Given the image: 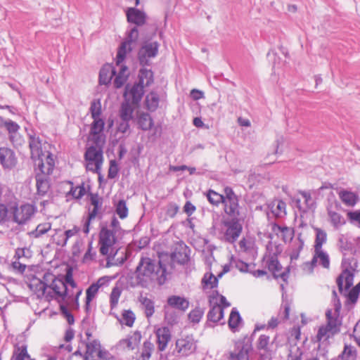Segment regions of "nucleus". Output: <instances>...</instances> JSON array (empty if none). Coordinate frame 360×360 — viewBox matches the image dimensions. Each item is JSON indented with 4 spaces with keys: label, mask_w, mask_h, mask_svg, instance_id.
Masks as SVG:
<instances>
[{
    "label": "nucleus",
    "mask_w": 360,
    "mask_h": 360,
    "mask_svg": "<svg viewBox=\"0 0 360 360\" xmlns=\"http://www.w3.org/2000/svg\"><path fill=\"white\" fill-rule=\"evenodd\" d=\"M44 279L51 283L49 285L48 288L52 290L54 295H50L49 300L56 298L60 303V309L61 314L66 318L69 324H72L75 321L72 314L69 311L68 306L74 302H77L79 297L81 295L82 289H77V291L73 292L68 288L65 282L59 278H56L53 274H46L44 276Z\"/></svg>",
    "instance_id": "obj_1"
},
{
    "label": "nucleus",
    "mask_w": 360,
    "mask_h": 360,
    "mask_svg": "<svg viewBox=\"0 0 360 360\" xmlns=\"http://www.w3.org/2000/svg\"><path fill=\"white\" fill-rule=\"evenodd\" d=\"M135 273L137 285L144 288L161 285L166 281L165 267L160 261L150 257H141Z\"/></svg>",
    "instance_id": "obj_2"
},
{
    "label": "nucleus",
    "mask_w": 360,
    "mask_h": 360,
    "mask_svg": "<svg viewBox=\"0 0 360 360\" xmlns=\"http://www.w3.org/2000/svg\"><path fill=\"white\" fill-rule=\"evenodd\" d=\"M105 136H88L84 154L86 168L88 171L99 174L103 162V146Z\"/></svg>",
    "instance_id": "obj_3"
},
{
    "label": "nucleus",
    "mask_w": 360,
    "mask_h": 360,
    "mask_svg": "<svg viewBox=\"0 0 360 360\" xmlns=\"http://www.w3.org/2000/svg\"><path fill=\"white\" fill-rule=\"evenodd\" d=\"M196 341L192 335H182L176 340L174 352L179 357H187L196 349Z\"/></svg>",
    "instance_id": "obj_4"
},
{
    "label": "nucleus",
    "mask_w": 360,
    "mask_h": 360,
    "mask_svg": "<svg viewBox=\"0 0 360 360\" xmlns=\"http://www.w3.org/2000/svg\"><path fill=\"white\" fill-rule=\"evenodd\" d=\"M225 199L223 202L224 212L226 214L233 219H237L240 215V207L238 204V198L230 187L224 188Z\"/></svg>",
    "instance_id": "obj_5"
},
{
    "label": "nucleus",
    "mask_w": 360,
    "mask_h": 360,
    "mask_svg": "<svg viewBox=\"0 0 360 360\" xmlns=\"http://www.w3.org/2000/svg\"><path fill=\"white\" fill-rule=\"evenodd\" d=\"M46 136H29L31 157L34 160L51 153V145L46 141Z\"/></svg>",
    "instance_id": "obj_6"
},
{
    "label": "nucleus",
    "mask_w": 360,
    "mask_h": 360,
    "mask_svg": "<svg viewBox=\"0 0 360 360\" xmlns=\"http://www.w3.org/2000/svg\"><path fill=\"white\" fill-rule=\"evenodd\" d=\"M115 233L113 230L108 228H103L99 235L100 252L103 255L112 254L113 246L117 241Z\"/></svg>",
    "instance_id": "obj_7"
},
{
    "label": "nucleus",
    "mask_w": 360,
    "mask_h": 360,
    "mask_svg": "<svg viewBox=\"0 0 360 360\" xmlns=\"http://www.w3.org/2000/svg\"><path fill=\"white\" fill-rule=\"evenodd\" d=\"M159 46L160 44L158 41H144L138 53L140 64L148 65L150 64V58H155L158 55Z\"/></svg>",
    "instance_id": "obj_8"
},
{
    "label": "nucleus",
    "mask_w": 360,
    "mask_h": 360,
    "mask_svg": "<svg viewBox=\"0 0 360 360\" xmlns=\"http://www.w3.org/2000/svg\"><path fill=\"white\" fill-rule=\"evenodd\" d=\"M252 350V344L249 340H238L235 342L234 349L227 356V360H249V352Z\"/></svg>",
    "instance_id": "obj_9"
},
{
    "label": "nucleus",
    "mask_w": 360,
    "mask_h": 360,
    "mask_svg": "<svg viewBox=\"0 0 360 360\" xmlns=\"http://www.w3.org/2000/svg\"><path fill=\"white\" fill-rule=\"evenodd\" d=\"M36 167L37 173L49 176L53 170L55 162L53 155L48 153L45 156H41L33 160Z\"/></svg>",
    "instance_id": "obj_10"
},
{
    "label": "nucleus",
    "mask_w": 360,
    "mask_h": 360,
    "mask_svg": "<svg viewBox=\"0 0 360 360\" xmlns=\"http://www.w3.org/2000/svg\"><path fill=\"white\" fill-rule=\"evenodd\" d=\"M224 226L226 228L224 235V240L231 243H234L241 233L242 225L238 219H232L229 221H225Z\"/></svg>",
    "instance_id": "obj_11"
},
{
    "label": "nucleus",
    "mask_w": 360,
    "mask_h": 360,
    "mask_svg": "<svg viewBox=\"0 0 360 360\" xmlns=\"http://www.w3.org/2000/svg\"><path fill=\"white\" fill-rule=\"evenodd\" d=\"M12 210L13 221L18 224H25L34 214V207L30 204L21 205L20 207H14Z\"/></svg>",
    "instance_id": "obj_12"
},
{
    "label": "nucleus",
    "mask_w": 360,
    "mask_h": 360,
    "mask_svg": "<svg viewBox=\"0 0 360 360\" xmlns=\"http://www.w3.org/2000/svg\"><path fill=\"white\" fill-rule=\"evenodd\" d=\"M155 334L158 351H165L172 338L170 330L167 327L158 328L155 330Z\"/></svg>",
    "instance_id": "obj_13"
},
{
    "label": "nucleus",
    "mask_w": 360,
    "mask_h": 360,
    "mask_svg": "<svg viewBox=\"0 0 360 360\" xmlns=\"http://www.w3.org/2000/svg\"><path fill=\"white\" fill-rule=\"evenodd\" d=\"M295 205L300 212H306L314 207V201L311 194L307 191H301L295 200Z\"/></svg>",
    "instance_id": "obj_14"
},
{
    "label": "nucleus",
    "mask_w": 360,
    "mask_h": 360,
    "mask_svg": "<svg viewBox=\"0 0 360 360\" xmlns=\"http://www.w3.org/2000/svg\"><path fill=\"white\" fill-rule=\"evenodd\" d=\"M210 304L211 309L207 314V319L209 321L217 323L224 317L223 307L218 304L217 298L214 296L210 297Z\"/></svg>",
    "instance_id": "obj_15"
},
{
    "label": "nucleus",
    "mask_w": 360,
    "mask_h": 360,
    "mask_svg": "<svg viewBox=\"0 0 360 360\" xmlns=\"http://www.w3.org/2000/svg\"><path fill=\"white\" fill-rule=\"evenodd\" d=\"M143 87L139 83L135 84L130 89L127 87L124 93L125 101L131 103L133 105H138L144 93Z\"/></svg>",
    "instance_id": "obj_16"
},
{
    "label": "nucleus",
    "mask_w": 360,
    "mask_h": 360,
    "mask_svg": "<svg viewBox=\"0 0 360 360\" xmlns=\"http://www.w3.org/2000/svg\"><path fill=\"white\" fill-rule=\"evenodd\" d=\"M0 162L4 169H11L14 168L16 165L17 160L13 151L7 148H1Z\"/></svg>",
    "instance_id": "obj_17"
},
{
    "label": "nucleus",
    "mask_w": 360,
    "mask_h": 360,
    "mask_svg": "<svg viewBox=\"0 0 360 360\" xmlns=\"http://www.w3.org/2000/svg\"><path fill=\"white\" fill-rule=\"evenodd\" d=\"M127 21L137 26H142L146 22V13L136 8H128L126 11Z\"/></svg>",
    "instance_id": "obj_18"
},
{
    "label": "nucleus",
    "mask_w": 360,
    "mask_h": 360,
    "mask_svg": "<svg viewBox=\"0 0 360 360\" xmlns=\"http://www.w3.org/2000/svg\"><path fill=\"white\" fill-rule=\"evenodd\" d=\"M29 285L30 289L37 295L38 298L45 297L48 300H49V296L46 291L48 288L47 281L44 278L43 280H40L34 278L31 280Z\"/></svg>",
    "instance_id": "obj_19"
},
{
    "label": "nucleus",
    "mask_w": 360,
    "mask_h": 360,
    "mask_svg": "<svg viewBox=\"0 0 360 360\" xmlns=\"http://www.w3.org/2000/svg\"><path fill=\"white\" fill-rule=\"evenodd\" d=\"M338 196L341 202L349 207H354L360 200L356 193L344 188L338 191Z\"/></svg>",
    "instance_id": "obj_20"
},
{
    "label": "nucleus",
    "mask_w": 360,
    "mask_h": 360,
    "mask_svg": "<svg viewBox=\"0 0 360 360\" xmlns=\"http://www.w3.org/2000/svg\"><path fill=\"white\" fill-rule=\"evenodd\" d=\"M354 275L349 270H345L337 279V284L341 293L347 290L353 285Z\"/></svg>",
    "instance_id": "obj_21"
},
{
    "label": "nucleus",
    "mask_w": 360,
    "mask_h": 360,
    "mask_svg": "<svg viewBox=\"0 0 360 360\" xmlns=\"http://www.w3.org/2000/svg\"><path fill=\"white\" fill-rule=\"evenodd\" d=\"M36 186L39 196L44 197L47 195L48 198H49V191L50 184L49 176L36 173Z\"/></svg>",
    "instance_id": "obj_22"
},
{
    "label": "nucleus",
    "mask_w": 360,
    "mask_h": 360,
    "mask_svg": "<svg viewBox=\"0 0 360 360\" xmlns=\"http://www.w3.org/2000/svg\"><path fill=\"white\" fill-rule=\"evenodd\" d=\"M117 68L106 64L103 66L99 72V82L101 84H108L112 77L116 75Z\"/></svg>",
    "instance_id": "obj_23"
},
{
    "label": "nucleus",
    "mask_w": 360,
    "mask_h": 360,
    "mask_svg": "<svg viewBox=\"0 0 360 360\" xmlns=\"http://www.w3.org/2000/svg\"><path fill=\"white\" fill-rule=\"evenodd\" d=\"M338 328L333 326L332 323L319 327L316 338L318 342H324L338 332Z\"/></svg>",
    "instance_id": "obj_24"
},
{
    "label": "nucleus",
    "mask_w": 360,
    "mask_h": 360,
    "mask_svg": "<svg viewBox=\"0 0 360 360\" xmlns=\"http://www.w3.org/2000/svg\"><path fill=\"white\" fill-rule=\"evenodd\" d=\"M269 212H267L268 216L270 213L277 217L281 218L286 214V205L285 203L280 200H274L268 205Z\"/></svg>",
    "instance_id": "obj_25"
},
{
    "label": "nucleus",
    "mask_w": 360,
    "mask_h": 360,
    "mask_svg": "<svg viewBox=\"0 0 360 360\" xmlns=\"http://www.w3.org/2000/svg\"><path fill=\"white\" fill-rule=\"evenodd\" d=\"M317 264L325 269H328L330 266L329 255L323 249L314 250L311 266H315Z\"/></svg>",
    "instance_id": "obj_26"
},
{
    "label": "nucleus",
    "mask_w": 360,
    "mask_h": 360,
    "mask_svg": "<svg viewBox=\"0 0 360 360\" xmlns=\"http://www.w3.org/2000/svg\"><path fill=\"white\" fill-rule=\"evenodd\" d=\"M273 232L285 243L291 241L294 236V231L291 228L286 226L274 224L272 228Z\"/></svg>",
    "instance_id": "obj_27"
},
{
    "label": "nucleus",
    "mask_w": 360,
    "mask_h": 360,
    "mask_svg": "<svg viewBox=\"0 0 360 360\" xmlns=\"http://www.w3.org/2000/svg\"><path fill=\"white\" fill-rule=\"evenodd\" d=\"M167 304L172 308L186 311L189 307V302L184 297L179 295H172L167 298Z\"/></svg>",
    "instance_id": "obj_28"
},
{
    "label": "nucleus",
    "mask_w": 360,
    "mask_h": 360,
    "mask_svg": "<svg viewBox=\"0 0 360 360\" xmlns=\"http://www.w3.org/2000/svg\"><path fill=\"white\" fill-rule=\"evenodd\" d=\"M242 318L238 311L236 308H233L228 321L230 330L233 333L238 331L242 326Z\"/></svg>",
    "instance_id": "obj_29"
},
{
    "label": "nucleus",
    "mask_w": 360,
    "mask_h": 360,
    "mask_svg": "<svg viewBox=\"0 0 360 360\" xmlns=\"http://www.w3.org/2000/svg\"><path fill=\"white\" fill-rule=\"evenodd\" d=\"M91 207L89 208V219H95L99 214L102 206V200L99 198L98 195H91L90 198Z\"/></svg>",
    "instance_id": "obj_30"
},
{
    "label": "nucleus",
    "mask_w": 360,
    "mask_h": 360,
    "mask_svg": "<svg viewBox=\"0 0 360 360\" xmlns=\"http://www.w3.org/2000/svg\"><path fill=\"white\" fill-rule=\"evenodd\" d=\"M136 105L127 101L122 103L120 110L121 121H129L133 118V112Z\"/></svg>",
    "instance_id": "obj_31"
},
{
    "label": "nucleus",
    "mask_w": 360,
    "mask_h": 360,
    "mask_svg": "<svg viewBox=\"0 0 360 360\" xmlns=\"http://www.w3.org/2000/svg\"><path fill=\"white\" fill-rule=\"evenodd\" d=\"M328 214L330 218V223L335 229H339L346 224V219L340 213L332 210V207H328Z\"/></svg>",
    "instance_id": "obj_32"
},
{
    "label": "nucleus",
    "mask_w": 360,
    "mask_h": 360,
    "mask_svg": "<svg viewBox=\"0 0 360 360\" xmlns=\"http://www.w3.org/2000/svg\"><path fill=\"white\" fill-rule=\"evenodd\" d=\"M201 283L204 290H211L217 287L218 278L211 271L206 272L202 278Z\"/></svg>",
    "instance_id": "obj_33"
},
{
    "label": "nucleus",
    "mask_w": 360,
    "mask_h": 360,
    "mask_svg": "<svg viewBox=\"0 0 360 360\" xmlns=\"http://www.w3.org/2000/svg\"><path fill=\"white\" fill-rule=\"evenodd\" d=\"M240 251L244 252L255 257L257 254V248L255 247V242L250 239H243L239 242Z\"/></svg>",
    "instance_id": "obj_34"
},
{
    "label": "nucleus",
    "mask_w": 360,
    "mask_h": 360,
    "mask_svg": "<svg viewBox=\"0 0 360 360\" xmlns=\"http://www.w3.org/2000/svg\"><path fill=\"white\" fill-rule=\"evenodd\" d=\"M117 75L116 74V75H115L114 85L116 88H120L123 86L128 77V68L126 65L117 66Z\"/></svg>",
    "instance_id": "obj_35"
},
{
    "label": "nucleus",
    "mask_w": 360,
    "mask_h": 360,
    "mask_svg": "<svg viewBox=\"0 0 360 360\" xmlns=\"http://www.w3.org/2000/svg\"><path fill=\"white\" fill-rule=\"evenodd\" d=\"M160 97L158 94L154 91L148 94L145 99L146 108L151 112H154L159 106Z\"/></svg>",
    "instance_id": "obj_36"
},
{
    "label": "nucleus",
    "mask_w": 360,
    "mask_h": 360,
    "mask_svg": "<svg viewBox=\"0 0 360 360\" xmlns=\"http://www.w3.org/2000/svg\"><path fill=\"white\" fill-rule=\"evenodd\" d=\"M131 50H132L131 46L127 45V43H124V42H122L121 44V45L120 46V47L117 50V57H116V63H115L116 66L124 65L123 64V62L126 58V56L128 53H130L131 51Z\"/></svg>",
    "instance_id": "obj_37"
},
{
    "label": "nucleus",
    "mask_w": 360,
    "mask_h": 360,
    "mask_svg": "<svg viewBox=\"0 0 360 360\" xmlns=\"http://www.w3.org/2000/svg\"><path fill=\"white\" fill-rule=\"evenodd\" d=\"M25 359H30L27 345H15L11 360H25Z\"/></svg>",
    "instance_id": "obj_38"
},
{
    "label": "nucleus",
    "mask_w": 360,
    "mask_h": 360,
    "mask_svg": "<svg viewBox=\"0 0 360 360\" xmlns=\"http://www.w3.org/2000/svg\"><path fill=\"white\" fill-rule=\"evenodd\" d=\"M117 320L121 325L132 327L136 320V316L134 313L130 309L123 310L121 314V317H117Z\"/></svg>",
    "instance_id": "obj_39"
},
{
    "label": "nucleus",
    "mask_w": 360,
    "mask_h": 360,
    "mask_svg": "<svg viewBox=\"0 0 360 360\" xmlns=\"http://www.w3.org/2000/svg\"><path fill=\"white\" fill-rule=\"evenodd\" d=\"M356 349L354 347L345 345L344 349L339 356L333 360H356Z\"/></svg>",
    "instance_id": "obj_40"
},
{
    "label": "nucleus",
    "mask_w": 360,
    "mask_h": 360,
    "mask_svg": "<svg viewBox=\"0 0 360 360\" xmlns=\"http://www.w3.org/2000/svg\"><path fill=\"white\" fill-rule=\"evenodd\" d=\"M139 84L143 86H148L153 82V73L150 70L141 69L139 71Z\"/></svg>",
    "instance_id": "obj_41"
},
{
    "label": "nucleus",
    "mask_w": 360,
    "mask_h": 360,
    "mask_svg": "<svg viewBox=\"0 0 360 360\" xmlns=\"http://www.w3.org/2000/svg\"><path fill=\"white\" fill-rule=\"evenodd\" d=\"M316 238L314 245V250H321L323 244L326 243L327 240V233L325 231L321 229L316 228Z\"/></svg>",
    "instance_id": "obj_42"
},
{
    "label": "nucleus",
    "mask_w": 360,
    "mask_h": 360,
    "mask_svg": "<svg viewBox=\"0 0 360 360\" xmlns=\"http://www.w3.org/2000/svg\"><path fill=\"white\" fill-rule=\"evenodd\" d=\"M141 338V333L139 330H135L127 335V339L128 340L129 345L131 351L138 347Z\"/></svg>",
    "instance_id": "obj_43"
},
{
    "label": "nucleus",
    "mask_w": 360,
    "mask_h": 360,
    "mask_svg": "<svg viewBox=\"0 0 360 360\" xmlns=\"http://www.w3.org/2000/svg\"><path fill=\"white\" fill-rule=\"evenodd\" d=\"M154 350V345L148 340H146L140 350V358L142 360H149Z\"/></svg>",
    "instance_id": "obj_44"
},
{
    "label": "nucleus",
    "mask_w": 360,
    "mask_h": 360,
    "mask_svg": "<svg viewBox=\"0 0 360 360\" xmlns=\"http://www.w3.org/2000/svg\"><path fill=\"white\" fill-rule=\"evenodd\" d=\"M207 200L213 205H219L223 203L225 199V194H219L214 191L210 189L207 193Z\"/></svg>",
    "instance_id": "obj_45"
},
{
    "label": "nucleus",
    "mask_w": 360,
    "mask_h": 360,
    "mask_svg": "<svg viewBox=\"0 0 360 360\" xmlns=\"http://www.w3.org/2000/svg\"><path fill=\"white\" fill-rule=\"evenodd\" d=\"M231 265L234 266L240 271L244 273L252 272V269H254L255 264L252 263H246L240 259H232L231 262Z\"/></svg>",
    "instance_id": "obj_46"
},
{
    "label": "nucleus",
    "mask_w": 360,
    "mask_h": 360,
    "mask_svg": "<svg viewBox=\"0 0 360 360\" xmlns=\"http://www.w3.org/2000/svg\"><path fill=\"white\" fill-rule=\"evenodd\" d=\"M138 124L143 130L146 131L151 128L153 120L149 114L142 113L139 117Z\"/></svg>",
    "instance_id": "obj_47"
},
{
    "label": "nucleus",
    "mask_w": 360,
    "mask_h": 360,
    "mask_svg": "<svg viewBox=\"0 0 360 360\" xmlns=\"http://www.w3.org/2000/svg\"><path fill=\"white\" fill-rule=\"evenodd\" d=\"M101 345L98 340H93L91 342H89L86 344V352L90 355H94V354L96 355V357L99 355L105 354L100 349Z\"/></svg>",
    "instance_id": "obj_48"
},
{
    "label": "nucleus",
    "mask_w": 360,
    "mask_h": 360,
    "mask_svg": "<svg viewBox=\"0 0 360 360\" xmlns=\"http://www.w3.org/2000/svg\"><path fill=\"white\" fill-rule=\"evenodd\" d=\"M141 302L144 308L146 317H151L155 312L154 302L148 297H142Z\"/></svg>",
    "instance_id": "obj_49"
},
{
    "label": "nucleus",
    "mask_w": 360,
    "mask_h": 360,
    "mask_svg": "<svg viewBox=\"0 0 360 360\" xmlns=\"http://www.w3.org/2000/svg\"><path fill=\"white\" fill-rule=\"evenodd\" d=\"M346 214L349 222L360 229V210H348Z\"/></svg>",
    "instance_id": "obj_50"
},
{
    "label": "nucleus",
    "mask_w": 360,
    "mask_h": 360,
    "mask_svg": "<svg viewBox=\"0 0 360 360\" xmlns=\"http://www.w3.org/2000/svg\"><path fill=\"white\" fill-rule=\"evenodd\" d=\"M51 225L49 222L40 224L36 227L34 231L30 233V234L34 238H39L51 230Z\"/></svg>",
    "instance_id": "obj_51"
},
{
    "label": "nucleus",
    "mask_w": 360,
    "mask_h": 360,
    "mask_svg": "<svg viewBox=\"0 0 360 360\" xmlns=\"http://www.w3.org/2000/svg\"><path fill=\"white\" fill-rule=\"evenodd\" d=\"M269 341V336L261 335L257 341V349L260 351L263 350L264 353H268L270 351Z\"/></svg>",
    "instance_id": "obj_52"
},
{
    "label": "nucleus",
    "mask_w": 360,
    "mask_h": 360,
    "mask_svg": "<svg viewBox=\"0 0 360 360\" xmlns=\"http://www.w3.org/2000/svg\"><path fill=\"white\" fill-rule=\"evenodd\" d=\"M98 290L99 289L98 288V287L94 285L93 283L91 284L90 286L86 289L85 302V306L86 309L89 308L91 302L96 297Z\"/></svg>",
    "instance_id": "obj_53"
},
{
    "label": "nucleus",
    "mask_w": 360,
    "mask_h": 360,
    "mask_svg": "<svg viewBox=\"0 0 360 360\" xmlns=\"http://www.w3.org/2000/svg\"><path fill=\"white\" fill-rule=\"evenodd\" d=\"M115 212L120 219H123L127 217L128 208L125 200H120L118 201L115 206Z\"/></svg>",
    "instance_id": "obj_54"
},
{
    "label": "nucleus",
    "mask_w": 360,
    "mask_h": 360,
    "mask_svg": "<svg viewBox=\"0 0 360 360\" xmlns=\"http://www.w3.org/2000/svg\"><path fill=\"white\" fill-rule=\"evenodd\" d=\"M0 127L6 128L9 134L16 133L20 128L19 125L16 122L11 120L4 119L3 120V123L0 124Z\"/></svg>",
    "instance_id": "obj_55"
},
{
    "label": "nucleus",
    "mask_w": 360,
    "mask_h": 360,
    "mask_svg": "<svg viewBox=\"0 0 360 360\" xmlns=\"http://www.w3.org/2000/svg\"><path fill=\"white\" fill-rule=\"evenodd\" d=\"M90 112L93 119L100 117L101 114V103L99 99H94L91 101Z\"/></svg>",
    "instance_id": "obj_56"
},
{
    "label": "nucleus",
    "mask_w": 360,
    "mask_h": 360,
    "mask_svg": "<svg viewBox=\"0 0 360 360\" xmlns=\"http://www.w3.org/2000/svg\"><path fill=\"white\" fill-rule=\"evenodd\" d=\"M203 314V310L199 307H197L190 311L188 314V319L193 323H198L200 321Z\"/></svg>",
    "instance_id": "obj_57"
},
{
    "label": "nucleus",
    "mask_w": 360,
    "mask_h": 360,
    "mask_svg": "<svg viewBox=\"0 0 360 360\" xmlns=\"http://www.w3.org/2000/svg\"><path fill=\"white\" fill-rule=\"evenodd\" d=\"M103 127V120L100 119V117H96V119H94V122L92 124L89 135H98L100 132L102 131Z\"/></svg>",
    "instance_id": "obj_58"
},
{
    "label": "nucleus",
    "mask_w": 360,
    "mask_h": 360,
    "mask_svg": "<svg viewBox=\"0 0 360 360\" xmlns=\"http://www.w3.org/2000/svg\"><path fill=\"white\" fill-rule=\"evenodd\" d=\"M121 295V290L119 288H112L110 295V304L111 309L115 308L118 304V301Z\"/></svg>",
    "instance_id": "obj_59"
},
{
    "label": "nucleus",
    "mask_w": 360,
    "mask_h": 360,
    "mask_svg": "<svg viewBox=\"0 0 360 360\" xmlns=\"http://www.w3.org/2000/svg\"><path fill=\"white\" fill-rule=\"evenodd\" d=\"M86 192L84 185L82 184L75 187H72L70 191V194L72 195L73 198L79 199L85 195Z\"/></svg>",
    "instance_id": "obj_60"
},
{
    "label": "nucleus",
    "mask_w": 360,
    "mask_h": 360,
    "mask_svg": "<svg viewBox=\"0 0 360 360\" xmlns=\"http://www.w3.org/2000/svg\"><path fill=\"white\" fill-rule=\"evenodd\" d=\"M139 37V30L136 27H132L127 33V37L124 43H127V45L131 44L133 42H136Z\"/></svg>",
    "instance_id": "obj_61"
},
{
    "label": "nucleus",
    "mask_w": 360,
    "mask_h": 360,
    "mask_svg": "<svg viewBox=\"0 0 360 360\" xmlns=\"http://www.w3.org/2000/svg\"><path fill=\"white\" fill-rule=\"evenodd\" d=\"M302 355V352L301 349L296 347H291L289 354H288V360H300Z\"/></svg>",
    "instance_id": "obj_62"
},
{
    "label": "nucleus",
    "mask_w": 360,
    "mask_h": 360,
    "mask_svg": "<svg viewBox=\"0 0 360 360\" xmlns=\"http://www.w3.org/2000/svg\"><path fill=\"white\" fill-rule=\"evenodd\" d=\"M117 351L123 352L127 351H131L129 345L128 340L127 338L120 340L115 345Z\"/></svg>",
    "instance_id": "obj_63"
},
{
    "label": "nucleus",
    "mask_w": 360,
    "mask_h": 360,
    "mask_svg": "<svg viewBox=\"0 0 360 360\" xmlns=\"http://www.w3.org/2000/svg\"><path fill=\"white\" fill-rule=\"evenodd\" d=\"M66 285H68V288H70V290L75 292L77 291V289H79L77 287L76 283L74 281L72 275L71 273L68 272L65 276V281H63Z\"/></svg>",
    "instance_id": "obj_64"
}]
</instances>
